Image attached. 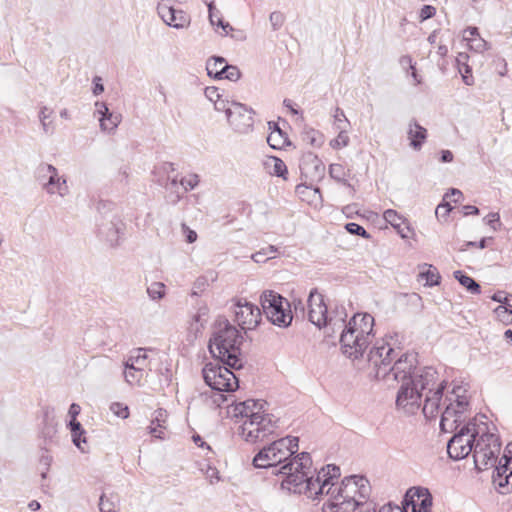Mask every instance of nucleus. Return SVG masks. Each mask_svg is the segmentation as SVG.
<instances>
[{"label":"nucleus","instance_id":"obj_1","mask_svg":"<svg viewBox=\"0 0 512 512\" xmlns=\"http://www.w3.org/2000/svg\"><path fill=\"white\" fill-rule=\"evenodd\" d=\"M405 370L406 372L395 381L401 383L396 398L397 407L405 413L414 414L421 407V399L424 396L423 414L427 419H433L438 416L443 401L445 408L441 414L440 428L447 433L457 430L466 420L469 406L466 390L461 386H455L443 400L445 382L439 379L434 367H417L415 362Z\"/></svg>","mask_w":512,"mask_h":512},{"label":"nucleus","instance_id":"obj_2","mask_svg":"<svg viewBox=\"0 0 512 512\" xmlns=\"http://www.w3.org/2000/svg\"><path fill=\"white\" fill-rule=\"evenodd\" d=\"M340 477V468L333 464L322 467L315 475H309L305 484L309 488L297 491L311 499L323 500L322 512H354L365 505L370 494V485L363 476L353 475L340 483L333 482Z\"/></svg>","mask_w":512,"mask_h":512},{"label":"nucleus","instance_id":"obj_3","mask_svg":"<svg viewBox=\"0 0 512 512\" xmlns=\"http://www.w3.org/2000/svg\"><path fill=\"white\" fill-rule=\"evenodd\" d=\"M299 439L286 436L264 446L254 456L255 468H271L273 475H282L281 488L292 493L305 487V480L310 474L312 459L309 453H298Z\"/></svg>","mask_w":512,"mask_h":512},{"label":"nucleus","instance_id":"obj_4","mask_svg":"<svg viewBox=\"0 0 512 512\" xmlns=\"http://www.w3.org/2000/svg\"><path fill=\"white\" fill-rule=\"evenodd\" d=\"M242 342L240 331L227 319L219 318L212 327L208 348L216 360L229 368L239 370L243 367Z\"/></svg>","mask_w":512,"mask_h":512},{"label":"nucleus","instance_id":"obj_5","mask_svg":"<svg viewBox=\"0 0 512 512\" xmlns=\"http://www.w3.org/2000/svg\"><path fill=\"white\" fill-rule=\"evenodd\" d=\"M368 361L375 377L391 386L395 383L397 377L402 376V373L406 372L405 369H409L412 363L417 362V359L415 354H400L390 343L379 340L370 350Z\"/></svg>","mask_w":512,"mask_h":512},{"label":"nucleus","instance_id":"obj_6","mask_svg":"<svg viewBox=\"0 0 512 512\" xmlns=\"http://www.w3.org/2000/svg\"><path fill=\"white\" fill-rule=\"evenodd\" d=\"M374 318L368 313H356L340 333L342 352L351 359L363 356L374 337Z\"/></svg>","mask_w":512,"mask_h":512},{"label":"nucleus","instance_id":"obj_7","mask_svg":"<svg viewBox=\"0 0 512 512\" xmlns=\"http://www.w3.org/2000/svg\"><path fill=\"white\" fill-rule=\"evenodd\" d=\"M485 419V415H480L479 425L474 429L477 438L473 447V458L475 468L478 471L496 467L501 448L498 436L490 432L487 422L484 421Z\"/></svg>","mask_w":512,"mask_h":512},{"label":"nucleus","instance_id":"obj_8","mask_svg":"<svg viewBox=\"0 0 512 512\" xmlns=\"http://www.w3.org/2000/svg\"><path fill=\"white\" fill-rule=\"evenodd\" d=\"M251 416L239 425V434L248 443L264 441L279 428V419L266 410L258 416Z\"/></svg>","mask_w":512,"mask_h":512},{"label":"nucleus","instance_id":"obj_9","mask_svg":"<svg viewBox=\"0 0 512 512\" xmlns=\"http://www.w3.org/2000/svg\"><path fill=\"white\" fill-rule=\"evenodd\" d=\"M98 211L101 214L98 224L100 238L111 247L118 246L124 234L125 225L116 207L110 203H100Z\"/></svg>","mask_w":512,"mask_h":512},{"label":"nucleus","instance_id":"obj_10","mask_svg":"<svg viewBox=\"0 0 512 512\" xmlns=\"http://www.w3.org/2000/svg\"><path fill=\"white\" fill-rule=\"evenodd\" d=\"M263 312L268 320L279 327H288L293 319L290 303L280 294L267 290L260 297Z\"/></svg>","mask_w":512,"mask_h":512},{"label":"nucleus","instance_id":"obj_11","mask_svg":"<svg viewBox=\"0 0 512 512\" xmlns=\"http://www.w3.org/2000/svg\"><path fill=\"white\" fill-rule=\"evenodd\" d=\"M220 361L207 363L203 370L205 383L213 390L219 392L235 391L239 384L235 374L226 366L220 365Z\"/></svg>","mask_w":512,"mask_h":512},{"label":"nucleus","instance_id":"obj_12","mask_svg":"<svg viewBox=\"0 0 512 512\" xmlns=\"http://www.w3.org/2000/svg\"><path fill=\"white\" fill-rule=\"evenodd\" d=\"M479 425V417H475L449 440L447 452L450 458L460 460L467 457L472 451L477 438L474 429Z\"/></svg>","mask_w":512,"mask_h":512},{"label":"nucleus","instance_id":"obj_13","mask_svg":"<svg viewBox=\"0 0 512 512\" xmlns=\"http://www.w3.org/2000/svg\"><path fill=\"white\" fill-rule=\"evenodd\" d=\"M37 179L42 189L49 195L65 197L69 194L66 178L60 176L56 167L51 164L42 163L37 168Z\"/></svg>","mask_w":512,"mask_h":512},{"label":"nucleus","instance_id":"obj_14","mask_svg":"<svg viewBox=\"0 0 512 512\" xmlns=\"http://www.w3.org/2000/svg\"><path fill=\"white\" fill-rule=\"evenodd\" d=\"M254 111L252 108L239 102H231L228 109V123L230 127L239 134H248L253 130Z\"/></svg>","mask_w":512,"mask_h":512},{"label":"nucleus","instance_id":"obj_15","mask_svg":"<svg viewBox=\"0 0 512 512\" xmlns=\"http://www.w3.org/2000/svg\"><path fill=\"white\" fill-rule=\"evenodd\" d=\"M235 321L243 330L254 329L261 320V311L258 306L239 299L234 305Z\"/></svg>","mask_w":512,"mask_h":512},{"label":"nucleus","instance_id":"obj_16","mask_svg":"<svg viewBox=\"0 0 512 512\" xmlns=\"http://www.w3.org/2000/svg\"><path fill=\"white\" fill-rule=\"evenodd\" d=\"M157 12L163 22L175 29H184L191 23L190 16L183 10H177L170 5V0H161L157 5Z\"/></svg>","mask_w":512,"mask_h":512},{"label":"nucleus","instance_id":"obj_17","mask_svg":"<svg viewBox=\"0 0 512 512\" xmlns=\"http://www.w3.org/2000/svg\"><path fill=\"white\" fill-rule=\"evenodd\" d=\"M402 505L407 508V512H429L432 496L426 488L412 487L407 490Z\"/></svg>","mask_w":512,"mask_h":512},{"label":"nucleus","instance_id":"obj_18","mask_svg":"<svg viewBox=\"0 0 512 512\" xmlns=\"http://www.w3.org/2000/svg\"><path fill=\"white\" fill-rule=\"evenodd\" d=\"M299 168L302 177L311 182L322 179L325 174L323 162L312 152H307L302 155Z\"/></svg>","mask_w":512,"mask_h":512},{"label":"nucleus","instance_id":"obj_19","mask_svg":"<svg viewBox=\"0 0 512 512\" xmlns=\"http://www.w3.org/2000/svg\"><path fill=\"white\" fill-rule=\"evenodd\" d=\"M307 302L309 321L318 328H322L323 325H327L328 309L324 303L322 294L318 293L317 290H312Z\"/></svg>","mask_w":512,"mask_h":512},{"label":"nucleus","instance_id":"obj_20","mask_svg":"<svg viewBox=\"0 0 512 512\" xmlns=\"http://www.w3.org/2000/svg\"><path fill=\"white\" fill-rule=\"evenodd\" d=\"M266 402L263 400L249 399L243 402L236 403L231 411L232 417L239 419L241 424L246 419H251L252 416H258L265 410Z\"/></svg>","mask_w":512,"mask_h":512},{"label":"nucleus","instance_id":"obj_21","mask_svg":"<svg viewBox=\"0 0 512 512\" xmlns=\"http://www.w3.org/2000/svg\"><path fill=\"white\" fill-rule=\"evenodd\" d=\"M406 133L410 141V147L415 151H420L428 137L427 129L420 125L416 119L412 118L407 124Z\"/></svg>","mask_w":512,"mask_h":512},{"label":"nucleus","instance_id":"obj_22","mask_svg":"<svg viewBox=\"0 0 512 512\" xmlns=\"http://www.w3.org/2000/svg\"><path fill=\"white\" fill-rule=\"evenodd\" d=\"M383 218L397 231L401 238L407 239L410 237L412 229L407 223V220L396 210L387 209L383 213Z\"/></svg>","mask_w":512,"mask_h":512},{"label":"nucleus","instance_id":"obj_23","mask_svg":"<svg viewBox=\"0 0 512 512\" xmlns=\"http://www.w3.org/2000/svg\"><path fill=\"white\" fill-rule=\"evenodd\" d=\"M168 412L162 408L154 411L151 423L148 426V433L157 439H165L167 429Z\"/></svg>","mask_w":512,"mask_h":512},{"label":"nucleus","instance_id":"obj_24","mask_svg":"<svg viewBox=\"0 0 512 512\" xmlns=\"http://www.w3.org/2000/svg\"><path fill=\"white\" fill-rule=\"evenodd\" d=\"M347 313L344 307H337L335 311L327 313V325H323L327 329L326 333L331 336L337 331L342 332L345 328Z\"/></svg>","mask_w":512,"mask_h":512},{"label":"nucleus","instance_id":"obj_25","mask_svg":"<svg viewBox=\"0 0 512 512\" xmlns=\"http://www.w3.org/2000/svg\"><path fill=\"white\" fill-rule=\"evenodd\" d=\"M510 459L506 454L500 460V465L495 467L496 474L493 475L494 483L508 491L512 489V470H509L508 463Z\"/></svg>","mask_w":512,"mask_h":512},{"label":"nucleus","instance_id":"obj_26","mask_svg":"<svg viewBox=\"0 0 512 512\" xmlns=\"http://www.w3.org/2000/svg\"><path fill=\"white\" fill-rule=\"evenodd\" d=\"M468 59H469L468 54L459 53L458 56L456 57V64H457L459 73L462 76L463 82L466 85L471 86L474 84V78L472 76V69L467 63Z\"/></svg>","mask_w":512,"mask_h":512},{"label":"nucleus","instance_id":"obj_27","mask_svg":"<svg viewBox=\"0 0 512 512\" xmlns=\"http://www.w3.org/2000/svg\"><path fill=\"white\" fill-rule=\"evenodd\" d=\"M148 357H147V349L145 348H138L134 352H132L128 359L126 360L125 364L128 366H134L135 368H141L145 371V369L148 366Z\"/></svg>","mask_w":512,"mask_h":512},{"label":"nucleus","instance_id":"obj_28","mask_svg":"<svg viewBox=\"0 0 512 512\" xmlns=\"http://www.w3.org/2000/svg\"><path fill=\"white\" fill-rule=\"evenodd\" d=\"M273 126L274 129L268 135L267 142L273 149H281L288 142V138L276 123H274Z\"/></svg>","mask_w":512,"mask_h":512},{"label":"nucleus","instance_id":"obj_29","mask_svg":"<svg viewBox=\"0 0 512 512\" xmlns=\"http://www.w3.org/2000/svg\"><path fill=\"white\" fill-rule=\"evenodd\" d=\"M53 110L46 106L41 107L39 111V120L43 129V132L47 135H52L55 131V125L52 120Z\"/></svg>","mask_w":512,"mask_h":512},{"label":"nucleus","instance_id":"obj_30","mask_svg":"<svg viewBox=\"0 0 512 512\" xmlns=\"http://www.w3.org/2000/svg\"><path fill=\"white\" fill-rule=\"evenodd\" d=\"M125 370H124V377L128 384L130 385H141L142 380L146 376V373L141 368H135L134 366H128L127 364H124Z\"/></svg>","mask_w":512,"mask_h":512},{"label":"nucleus","instance_id":"obj_31","mask_svg":"<svg viewBox=\"0 0 512 512\" xmlns=\"http://www.w3.org/2000/svg\"><path fill=\"white\" fill-rule=\"evenodd\" d=\"M226 64V61L222 57H212L207 61L206 70L209 76H212L217 79L223 78V65Z\"/></svg>","mask_w":512,"mask_h":512},{"label":"nucleus","instance_id":"obj_32","mask_svg":"<svg viewBox=\"0 0 512 512\" xmlns=\"http://www.w3.org/2000/svg\"><path fill=\"white\" fill-rule=\"evenodd\" d=\"M208 12H209V21L212 26L217 25V26L221 27L224 35H227L229 33V31L232 30V27L230 26V24L228 22L223 21L220 11L217 10L214 5H210L208 7Z\"/></svg>","mask_w":512,"mask_h":512},{"label":"nucleus","instance_id":"obj_33","mask_svg":"<svg viewBox=\"0 0 512 512\" xmlns=\"http://www.w3.org/2000/svg\"><path fill=\"white\" fill-rule=\"evenodd\" d=\"M454 277L459 283L465 287L472 294H479L481 292L480 285L470 276L463 274L461 271H455Z\"/></svg>","mask_w":512,"mask_h":512},{"label":"nucleus","instance_id":"obj_34","mask_svg":"<svg viewBox=\"0 0 512 512\" xmlns=\"http://www.w3.org/2000/svg\"><path fill=\"white\" fill-rule=\"evenodd\" d=\"M69 427L71 430L72 435V441L82 452H84V448L81 446V443H85L86 439L81 438V436L85 433L83 430L81 423L78 422L76 419H71L69 422Z\"/></svg>","mask_w":512,"mask_h":512},{"label":"nucleus","instance_id":"obj_35","mask_svg":"<svg viewBox=\"0 0 512 512\" xmlns=\"http://www.w3.org/2000/svg\"><path fill=\"white\" fill-rule=\"evenodd\" d=\"M121 122V116L119 114H109L107 118L99 119L101 131L112 134Z\"/></svg>","mask_w":512,"mask_h":512},{"label":"nucleus","instance_id":"obj_36","mask_svg":"<svg viewBox=\"0 0 512 512\" xmlns=\"http://www.w3.org/2000/svg\"><path fill=\"white\" fill-rule=\"evenodd\" d=\"M267 165L271 169L270 173L272 175L286 179V175H287L288 171H287V166L283 160H281L278 157H270L267 162Z\"/></svg>","mask_w":512,"mask_h":512},{"label":"nucleus","instance_id":"obj_37","mask_svg":"<svg viewBox=\"0 0 512 512\" xmlns=\"http://www.w3.org/2000/svg\"><path fill=\"white\" fill-rule=\"evenodd\" d=\"M329 174L338 182L346 183V177L348 174L343 165L338 163L331 164L329 167Z\"/></svg>","mask_w":512,"mask_h":512},{"label":"nucleus","instance_id":"obj_38","mask_svg":"<svg viewBox=\"0 0 512 512\" xmlns=\"http://www.w3.org/2000/svg\"><path fill=\"white\" fill-rule=\"evenodd\" d=\"M147 293L152 300L162 299L165 295V285L161 282H154L148 286Z\"/></svg>","mask_w":512,"mask_h":512},{"label":"nucleus","instance_id":"obj_39","mask_svg":"<svg viewBox=\"0 0 512 512\" xmlns=\"http://www.w3.org/2000/svg\"><path fill=\"white\" fill-rule=\"evenodd\" d=\"M338 129H340V131L337 137L330 142L331 147L334 149H340L342 147H346L349 144V136L347 132L342 129L340 125L338 126Z\"/></svg>","mask_w":512,"mask_h":512},{"label":"nucleus","instance_id":"obj_40","mask_svg":"<svg viewBox=\"0 0 512 512\" xmlns=\"http://www.w3.org/2000/svg\"><path fill=\"white\" fill-rule=\"evenodd\" d=\"M468 45L471 50L482 53L489 49V44L481 37L467 38Z\"/></svg>","mask_w":512,"mask_h":512},{"label":"nucleus","instance_id":"obj_41","mask_svg":"<svg viewBox=\"0 0 512 512\" xmlns=\"http://www.w3.org/2000/svg\"><path fill=\"white\" fill-rule=\"evenodd\" d=\"M420 276L426 280L428 286L438 285L441 278L437 270L435 268L431 269V267L426 272L421 273Z\"/></svg>","mask_w":512,"mask_h":512},{"label":"nucleus","instance_id":"obj_42","mask_svg":"<svg viewBox=\"0 0 512 512\" xmlns=\"http://www.w3.org/2000/svg\"><path fill=\"white\" fill-rule=\"evenodd\" d=\"M223 78L228 79L230 81H237L240 76V70L233 65H228L227 63L223 65Z\"/></svg>","mask_w":512,"mask_h":512},{"label":"nucleus","instance_id":"obj_43","mask_svg":"<svg viewBox=\"0 0 512 512\" xmlns=\"http://www.w3.org/2000/svg\"><path fill=\"white\" fill-rule=\"evenodd\" d=\"M345 228L350 234L361 236L364 239L370 238V234L361 225L357 223H347Z\"/></svg>","mask_w":512,"mask_h":512},{"label":"nucleus","instance_id":"obj_44","mask_svg":"<svg viewBox=\"0 0 512 512\" xmlns=\"http://www.w3.org/2000/svg\"><path fill=\"white\" fill-rule=\"evenodd\" d=\"M198 183H199V177L196 174H190L186 177H183L180 180V184L183 187L185 192L194 189L198 185Z\"/></svg>","mask_w":512,"mask_h":512},{"label":"nucleus","instance_id":"obj_45","mask_svg":"<svg viewBox=\"0 0 512 512\" xmlns=\"http://www.w3.org/2000/svg\"><path fill=\"white\" fill-rule=\"evenodd\" d=\"M111 412L116 415L117 417H120L122 419H126L129 416V409L128 406L119 403L114 402L110 405Z\"/></svg>","mask_w":512,"mask_h":512},{"label":"nucleus","instance_id":"obj_46","mask_svg":"<svg viewBox=\"0 0 512 512\" xmlns=\"http://www.w3.org/2000/svg\"><path fill=\"white\" fill-rule=\"evenodd\" d=\"M99 509L101 512H116V505L114 501L102 495L99 501Z\"/></svg>","mask_w":512,"mask_h":512},{"label":"nucleus","instance_id":"obj_47","mask_svg":"<svg viewBox=\"0 0 512 512\" xmlns=\"http://www.w3.org/2000/svg\"><path fill=\"white\" fill-rule=\"evenodd\" d=\"M485 223L491 227L494 231H497L500 229L501 223H500V216L499 213L493 212L488 214L484 218Z\"/></svg>","mask_w":512,"mask_h":512},{"label":"nucleus","instance_id":"obj_48","mask_svg":"<svg viewBox=\"0 0 512 512\" xmlns=\"http://www.w3.org/2000/svg\"><path fill=\"white\" fill-rule=\"evenodd\" d=\"M269 20L273 30H278L284 23V15L281 12L275 11L270 14Z\"/></svg>","mask_w":512,"mask_h":512},{"label":"nucleus","instance_id":"obj_49","mask_svg":"<svg viewBox=\"0 0 512 512\" xmlns=\"http://www.w3.org/2000/svg\"><path fill=\"white\" fill-rule=\"evenodd\" d=\"M111 114L108 107L104 102L97 101L95 103V115H98V120L102 118H107L108 115Z\"/></svg>","mask_w":512,"mask_h":512},{"label":"nucleus","instance_id":"obj_50","mask_svg":"<svg viewBox=\"0 0 512 512\" xmlns=\"http://www.w3.org/2000/svg\"><path fill=\"white\" fill-rule=\"evenodd\" d=\"M451 209L452 208L449 203L439 204L435 210L436 217L446 218L449 215Z\"/></svg>","mask_w":512,"mask_h":512},{"label":"nucleus","instance_id":"obj_51","mask_svg":"<svg viewBox=\"0 0 512 512\" xmlns=\"http://www.w3.org/2000/svg\"><path fill=\"white\" fill-rule=\"evenodd\" d=\"M305 140H307L312 146H320L322 144L320 141V134L315 130L307 132Z\"/></svg>","mask_w":512,"mask_h":512},{"label":"nucleus","instance_id":"obj_52","mask_svg":"<svg viewBox=\"0 0 512 512\" xmlns=\"http://www.w3.org/2000/svg\"><path fill=\"white\" fill-rule=\"evenodd\" d=\"M205 93V96L207 97V99L213 103H215L220 97H221V94L219 93V90L218 88L216 87H207L204 91Z\"/></svg>","mask_w":512,"mask_h":512},{"label":"nucleus","instance_id":"obj_53","mask_svg":"<svg viewBox=\"0 0 512 512\" xmlns=\"http://www.w3.org/2000/svg\"><path fill=\"white\" fill-rule=\"evenodd\" d=\"M436 13L435 7L431 5H424L420 11V18L422 21L432 18Z\"/></svg>","mask_w":512,"mask_h":512},{"label":"nucleus","instance_id":"obj_54","mask_svg":"<svg viewBox=\"0 0 512 512\" xmlns=\"http://www.w3.org/2000/svg\"><path fill=\"white\" fill-rule=\"evenodd\" d=\"M296 193L299 196H304L307 193H313V195L316 196V194H319V189L318 188L312 189L311 187L306 186L304 184H299L296 186Z\"/></svg>","mask_w":512,"mask_h":512},{"label":"nucleus","instance_id":"obj_55","mask_svg":"<svg viewBox=\"0 0 512 512\" xmlns=\"http://www.w3.org/2000/svg\"><path fill=\"white\" fill-rule=\"evenodd\" d=\"M231 102L222 99L221 97L214 103V108L217 111H224L226 117H228V109L230 108Z\"/></svg>","mask_w":512,"mask_h":512},{"label":"nucleus","instance_id":"obj_56","mask_svg":"<svg viewBox=\"0 0 512 512\" xmlns=\"http://www.w3.org/2000/svg\"><path fill=\"white\" fill-rule=\"evenodd\" d=\"M495 313L497 314V316L499 318H502V319H505V318H510L512 316V310L511 309H508L506 306L504 305H499L496 309H495Z\"/></svg>","mask_w":512,"mask_h":512},{"label":"nucleus","instance_id":"obj_57","mask_svg":"<svg viewBox=\"0 0 512 512\" xmlns=\"http://www.w3.org/2000/svg\"><path fill=\"white\" fill-rule=\"evenodd\" d=\"M182 229L186 234V241L188 243H193L197 240V233L194 230H191L186 224H182Z\"/></svg>","mask_w":512,"mask_h":512},{"label":"nucleus","instance_id":"obj_58","mask_svg":"<svg viewBox=\"0 0 512 512\" xmlns=\"http://www.w3.org/2000/svg\"><path fill=\"white\" fill-rule=\"evenodd\" d=\"M271 258H272V256H268L267 250H264V249H261L252 255V259L258 263L265 262L266 260L271 259Z\"/></svg>","mask_w":512,"mask_h":512},{"label":"nucleus","instance_id":"obj_59","mask_svg":"<svg viewBox=\"0 0 512 512\" xmlns=\"http://www.w3.org/2000/svg\"><path fill=\"white\" fill-rule=\"evenodd\" d=\"M399 63L401 65V67L404 69H406V68L410 69V68H413V66H414L412 58L409 55L401 56L399 59Z\"/></svg>","mask_w":512,"mask_h":512},{"label":"nucleus","instance_id":"obj_60","mask_svg":"<svg viewBox=\"0 0 512 512\" xmlns=\"http://www.w3.org/2000/svg\"><path fill=\"white\" fill-rule=\"evenodd\" d=\"M93 82H94V88H93V93L95 95H99L101 94L103 91H104V86L103 84L101 83V78L100 77H95L93 79Z\"/></svg>","mask_w":512,"mask_h":512},{"label":"nucleus","instance_id":"obj_61","mask_svg":"<svg viewBox=\"0 0 512 512\" xmlns=\"http://www.w3.org/2000/svg\"><path fill=\"white\" fill-rule=\"evenodd\" d=\"M80 411H81V407L76 403H72L70 405L68 415L71 417V419H76L77 416L80 414Z\"/></svg>","mask_w":512,"mask_h":512},{"label":"nucleus","instance_id":"obj_62","mask_svg":"<svg viewBox=\"0 0 512 512\" xmlns=\"http://www.w3.org/2000/svg\"><path fill=\"white\" fill-rule=\"evenodd\" d=\"M480 37L478 29L476 27H468L465 30L464 40L467 41V38H476Z\"/></svg>","mask_w":512,"mask_h":512},{"label":"nucleus","instance_id":"obj_63","mask_svg":"<svg viewBox=\"0 0 512 512\" xmlns=\"http://www.w3.org/2000/svg\"><path fill=\"white\" fill-rule=\"evenodd\" d=\"M453 153L450 150H442L441 151V161L444 163L453 161Z\"/></svg>","mask_w":512,"mask_h":512},{"label":"nucleus","instance_id":"obj_64","mask_svg":"<svg viewBox=\"0 0 512 512\" xmlns=\"http://www.w3.org/2000/svg\"><path fill=\"white\" fill-rule=\"evenodd\" d=\"M464 215H477L479 213V209L473 205H465L463 206Z\"/></svg>","mask_w":512,"mask_h":512}]
</instances>
